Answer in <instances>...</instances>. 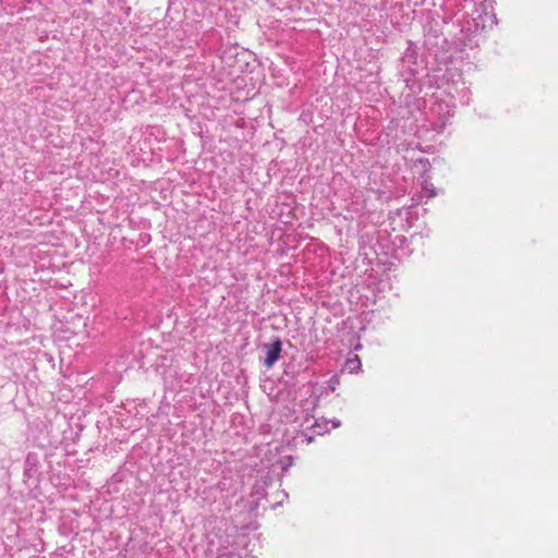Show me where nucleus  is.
Wrapping results in <instances>:
<instances>
[{
  "label": "nucleus",
  "instance_id": "39448f33",
  "mask_svg": "<svg viewBox=\"0 0 558 558\" xmlns=\"http://www.w3.org/2000/svg\"><path fill=\"white\" fill-rule=\"evenodd\" d=\"M217 558H242L239 554H235L233 551H230V550H225L222 553H220Z\"/></svg>",
  "mask_w": 558,
  "mask_h": 558
},
{
  "label": "nucleus",
  "instance_id": "0eeeda50",
  "mask_svg": "<svg viewBox=\"0 0 558 558\" xmlns=\"http://www.w3.org/2000/svg\"><path fill=\"white\" fill-rule=\"evenodd\" d=\"M218 488H219V489H221V490H223V489H225V485H223V483H222V482H219V483H218Z\"/></svg>",
  "mask_w": 558,
  "mask_h": 558
},
{
  "label": "nucleus",
  "instance_id": "9d476101",
  "mask_svg": "<svg viewBox=\"0 0 558 558\" xmlns=\"http://www.w3.org/2000/svg\"><path fill=\"white\" fill-rule=\"evenodd\" d=\"M331 380H335V383H338V379H336V377H331Z\"/></svg>",
  "mask_w": 558,
  "mask_h": 558
},
{
  "label": "nucleus",
  "instance_id": "1a4fd4ad",
  "mask_svg": "<svg viewBox=\"0 0 558 558\" xmlns=\"http://www.w3.org/2000/svg\"><path fill=\"white\" fill-rule=\"evenodd\" d=\"M330 389L333 391L336 389L335 384H331Z\"/></svg>",
  "mask_w": 558,
  "mask_h": 558
},
{
  "label": "nucleus",
  "instance_id": "6e6552de",
  "mask_svg": "<svg viewBox=\"0 0 558 558\" xmlns=\"http://www.w3.org/2000/svg\"><path fill=\"white\" fill-rule=\"evenodd\" d=\"M330 389L333 391L336 389L335 384H331Z\"/></svg>",
  "mask_w": 558,
  "mask_h": 558
},
{
  "label": "nucleus",
  "instance_id": "9b49d317",
  "mask_svg": "<svg viewBox=\"0 0 558 558\" xmlns=\"http://www.w3.org/2000/svg\"><path fill=\"white\" fill-rule=\"evenodd\" d=\"M331 380H335V383H338V379H336V377H331Z\"/></svg>",
  "mask_w": 558,
  "mask_h": 558
},
{
  "label": "nucleus",
  "instance_id": "f257e3e1",
  "mask_svg": "<svg viewBox=\"0 0 558 558\" xmlns=\"http://www.w3.org/2000/svg\"><path fill=\"white\" fill-rule=\"evenodd\" d=\"M432 125L437 133L444 132L450 119L453 117L452 108L446 102H437L432 108Z\"/></svg>",
  "mask_w": 558,
  "mask_h": 558
},
{
  "label": "nucleus",
  "instance_id": "423d86ee",
  "mask_svg": "<svg viewBox=\"0 0 558 558\" xmlns=\"http://www.w3.org/2000/svg\"><path fill=\"white\" fill-rule=\"evenodd\" d=\"M329 423L331 424L330 429H333V428H337L340 426L339 420H332V421L327 422L326 424H329ZM326 430H329V428L326 427Z\"/></svg>",
  "mask_w": 558,
  "mask_h": 558
},
{
  "label": "nucleus",
  "instance_id": "7ed1b4c3",
  "mask_svg": "<svg viewBox=\"0 0 558 558\" xmlns=\"http://www.w3.org/2000/svg\"><path fill=\"white\" fill-rule=\"evenodd\" d=\"M361 366H362V363L357 356H355L354 359L349 360L347 362V368L350 371V373H354V372L359 371L361 368Z\"/></svg>",
  "mask_w": 558,
  "mask_h": 558
},
{
  "label": "nucleus",
  "instance_id": "20e7f679",
  "mask_svg": "<svg viewBox=\"0 0 558 558\" xmlns=\"http://www.w3.org/2000/svg\"><path fill=\"white\" fill-rule=\"evenodd\" d=\"M423 192L429 198L436 196V194H437L434 185L432 183H428L427 181H425V183H424Z\"/></svg>",
  "mask_w": 558,
  "mask_h": 558
},
{
  "label": "nucleus",
  "instance_id": "f03ea898",
  "mask_svg": "<svg viewBox=\"0 0 558 558\" xmlns=\"http://www.w3.org/2000/svg\"><path fill=\"white\" fill-rule=\"evenodd\" d=\"M264 348L266 351L265 352L266 355L264 359V366L269 369L276 364V362L280 357V353L282 350V342L280 341V339H276L271 343L265 344Z\"/></svg>",
  "mask_w": 558,
  "mask_h": 558
}]
</instances>
